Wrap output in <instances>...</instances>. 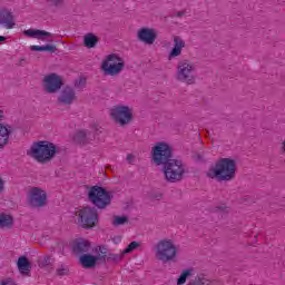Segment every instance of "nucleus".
<instances>
[{"label":"nucleus","mask_w":285,"mask_h":285,"mask_svg":"<svg viewBox=\"0 0 285 285\" xmlns=\"http://www.w3.org/2000/svg\"><path fill=\"white\" fill-rule=\"evenodd\" d=\"M237 173V164L230 158H220L207 170L209 179L217 181H233Z\"/></svg>","instance_id":"nucleus-1"},{"label":"nucleus","mask_w":285,"mask_h":285,"mask_svg":"<svg viewBox=\"0 0 285 285\" xmlns=\"http://www.w3.org/2000/svg\"><path fill=\"white\" fill-rule=\"evenodd\" d=\"M57 153L58 149L55 142L49 140H38L31 145L27 155L38 164H50V160L53 157H57Z\"/></svg>","instance_id":"nucleus-2"},{"label":"nucleus","mask_w":285,"mask_h":285,"mask_svg":"<svg viewBox=\"0 0 285 285\" xmlns=\"http://www.w3.org/2000/svg\"><path fill=\"white\" fill-rule=\"evenodd\" d=\"M154 253L158 262L168 264V262H175L179 255V248L173 238H163L154 247Z\"/></svg>","instance_id":"nucleus-3"},{"label":"nucleus","mask_w":285,"mask_h":285,"mask_svg":"<svg viewBox=\"0 0 285 285\" xmlns=\"http://www.w3.org/2000/svg\"><path fill=\"white\" fill-rule=\"evenodd\" d=\"M197 65L188 59L181 60L176 67V81L186 86H195L197 83Z\"/></svg>","instance_id":"nucleus-4"},{"label":"nucleus","mask_w":285,"mask_h":285,"mask_svg":"<svg viewBox=\"0 0 285 285\" xmlns=\"http://www.w3.org/2000/svg\"><path fill=\"white\" fill-rule=\"evenodd\" d=\"M109 117L117 126H129L135 119V109L131 106L119 104L109 110Z\"/></svg>","instance_id":"nucleus-5"},{"label":"nucleus","mask_w":285,"mask_h":285,"mask_svg":"<svg viewBox=\"0 0 285 285\" xmlns=\"http://www.w3.org/2000/svg\"><path fill=\"white\" fill-rule=\"evenodd\" d=\"M100 68L107 77H117L126 68V61L118 53H110L105 57Z\"/></svg>","instance_id":"nucleus-6"},{"label":"nucleus","mask_w":285,"mask_h":285,"mask_svg":"<svg viewBox=\"0 0 285 285\" xmlns=\"http://www.w3.org/2000/svg\"><path fill=\"white\" fill-rule=\"evenodd\" d=\"M186 173L184 163L177 159L168 160L164 164V176L167 181L175 184V181H181Z\"/></svg>","instance_id":"nucleus-7"},{"label":"nucleus","mask_w":285,"mask_h":285,"mask_svg":"<svg viewBox=\"0 0 285 285\" xmlns=\"http://www.w3.org/2000/svg\"><path fill=\"white\" fill-rule=\"evenodd\" d=\"M170 157H173V146L170 144L159 141L151 147V161L156 166H163V164L170 161Z\"/></svg>","instance_id":"nucleus-8"},{"label":"nucleus","mask_w":285,"mask_h":285,"mask_svg":"<svg viewBox=\"0 0 285 285\" xmlns=\"http://www.w3.org/2000/svg\"><path fill=\"white\" fill-rule=\"evenodd\" d=\"M88 199L96 208H106L112 202V194L104 187L94 186L88 191Z\"/></svg>","instance_id":"nucleus-9"},{"label":"nucleus","mask_w":285,"mask_h":285,"mask_svg":"<svg viewBox=\"0 0 285 285\" xmlns=\"http://www.w3.org/2000/svg\"><path fill=\"white\" fill-rule=\"evenodd\" d=\"M76 219L82 228H95L99 223V215L94 207H82L76 212Z\"/></svg>","instance_id":"nucleus-10"},{"label":"nucleus","mask_w":285,"mask_h":285,"mask_svg":"<svg viewBox=\"0 0 285 285\" xmlns=\"http://www.w3.org/2000/svg\"><path fill=\"white\" fill-rule=\"evenodd\" d=\"M27 204L31 208H43L48 204V193L41 187H31L27 191Z\"/></svg>","instance_id":"nucleus-11"},{"label":"nucleus","mask_w":285,"mask_h":285,"mask_svg":"<svg viewBox=\"0 0 285 285\" xmlns=\"http://www.w3.org/2000/svg\"><path fill=\"white\" fill-rule=\"evenodd\" d=\"M106 248L101 246L95 247L91 254H83L79 257L82 268H95L98 262L106 257Z\"/></svg>","instance_id":"nucleus-12"},{"label":"nucleus","mask_w":285,"mask_h":285,"mask_svg":"<svg viewBox=\"0 0 285 285\" xmlns=\"http://www.w3.org/2000/svg\"><path fill=\"white\" fill-rule=\"evenodd\" d=\"M42 86L46 92L55 95V92H59L61 90V86H63V78L57 73H49L45 76Z\"/></svg>","instance_id":"nucleus-13"},{"label":"nucleus","mask_w":285,"mask_h":285,"mask_svg":"<svg viewBox=\"0 0 285 285\" xmlns=\"http://www.w3.org/2000/svg\"><path fill=\"white\" fill-rule=\"evenodd\" d=\"M157 31L154 28L142 27L137 31V39L145 46H153L157 41Z\"/></svg>","instance_id":"nucleus-14"},{"label":"nucleus","mask_w":285,"mask_h":285,"mask_svg":"<svg viewBox=\"0 0 285 285\" xmlns=\"http://www.w3.org/2000/svg\"><path fill=\"white\" fill-rule=\"evenodd\" d=\"M0 24H2V28H6V30H12L17 27V20L14 19L12 10L2 9L0 11Z\"/></svg>","instance_id":"nucleus-15"},{"label":"nucleus","mask_w":285,"mask_h":285,"mask_svg":"<svg viewBox=\"0 0 285 285\" xmlns=\"http://www.w3.org/2000/svg\"><path fill=\"white\" fill-rule=\"evenodd\" d=\"M184 48H186V40L179 36H175L173 38V48L168 53V59H177V57H181V52H184Z\"/></svg>","instance_id":"nucleus-16"},{"label":"nucleus","mask_w":285,"mask_h":285,"mask_svg":"<svg viewBox=\"0 0 285 285\" xmlns=\"http://www.w3.org/2000/svg\"><path fill=\"white\" fill-rule=\"evenodd\" d=\"M58 101L62 106H70L71 104H75L77 101V94L75 92V89L72 87H66L61 90Z\"/></svg>","instance_id":"nucleus-17"},{"label":"nucleus","mask_w":285,"mask_h":285,"mask_svg":"<svg viewBox=\"0 0 285 285\" xmlns=\"http://www.w3.org/2000/svg\"><path fill=\"white\" fill-rule=\"evenodd\" d=\"M22 35L29 39H38L39 41H46L48 37H52V33L39 29H27L22 31Z\"/></svg>","instance_id":"nucleus-18"},{"label":"nucleus","mask_w":285,"mask_h":285,"mask_svg":"<svg viewBox=\"0 0 285 285\" xmlns=\"http://www.w3.org/2000/svg\"><path fill=\"white\" fill-rule=\"evenodd\" d=\"M72 250L73 253H78V255L81 253H88V250H90V242L83 238H79L73 242Z\"/></svg>","instance_id":"nucleus-19"},{"label":"nucleus","mask_w":285,"mask_h":285,"mask_svg":"<svg viewBox=\"0 0 285 285\" xmlns=\"http://www.w3.org/2000/svg\"><path fill=\"white\" fill-rule=\"evenodd\" d=\"M8 141H10V128L6 124L0 122V150L8 146Z\"/></svg>","instance_id":"nucleus-20"},{"label":"nucleus","mask_w":285,"mask_h":285,"mask_svg":"<svg viewBox=\"0 0 285 285\" xmlns=\"http://www.w3.org/2000/svg\"><path fill=\"white\" fill-rule=\"evenodd\" d=\"M18 271L21 275H29L32 266L30 265V261L26 256H21L17 262Z\"/></svg>","instance_id":"nucleus-21"},{"label":"nucleus","mask_w":285,"mask_h":285,"mask_svg":"<svg viewBox=\"0 0 285 285\" xmlns=\"http://www.w3.org/2000/svg\"><path fill=\"white\" fill-rule=\"evenodd\" d=\"M92 134L88 131H78L73 137V141H76V144H81L82 146L92 144Z\"/></svg>","instance_id":"nucleus-22"},{"label":"nucleus","mask_w":285,"mask_h":285,"mask_svg":"<svg viewBox=\"0 0 285 285\" xmlns=\"http://www.w3.org/2000/svg\"><path fill=\"white\" fill-rule=\"evenodd\" d=\"M14 226V217L10 214L0 213V228L10 229Z\"/></svg>","instance_id":"nucleus-23"},{"label":"nucleus","mask_w":285,"mask_h":285,"mask_svg":"<svg viewBox=\"0 0 285 285\" xmlns=\"http://www.w3.org/2000/svg\"><path fill=\"white\" fill-rule=\"evenodd\" d=\"M83 43L86 48H95V46L99 43V37L95 36L94 33H87L83 37Z\"/></svg>","instance_id":"nucleus-24"},{"label":"nucleus","mask_w":285,"mask_h":285,"mask_svg":"<svg viewBox=\"0 0 285 285\" xmlns=\"http://www.w3.org/2000/svg\"><path fill=\"white\" fill-rule=\"evenodd\" d=\"M193 275V269H185L180 273L176 284L177 285H184L186 284V279Z\"/></svg>","instance_id":"nucleus-25"},{"label":"nucleus","mask_w":285,"mask_h":285,"mask_svg":"<svg viewBox=\"0 0 285 285\" xmlns=\"http://www.w3.org/2000/svg\"><path fill=\"white\" fill-rule=\"evenodd\" d=\"M139 246H141V243L134 240L131 242L126 249L122 250V253L125 255H129V253H134V250H137V248H139Z\"/></svg>","instance_id":"nucleus-26"},{"label":"nucleus","mask_w":285,"mask_h":285,"mask_svg":"<svg viewBox=\"0 0 285 285\" xmlns=\"http://www.w3.org/2000/svg\"><path fill=\"white\" fill-rule=\"evenodd\" d=\"M124 224H128V217L126 216H115L112 219L114 226H124Z\"/></svg>","instance_id":"nucleus-27"},{"label":"nucleus","mask_w":285,"mask_h":285,"mask_svg":"<svg viewBox=\"0 0 285 285\" xmlns=\"http://www.w3.org/2000/svg\"><path fill=\"white\" fill-rule=\"evenodd\" d=\"M125 255L126 254L124 253V250L118 254H110L109 259H111V262H121V259H124Z\"/></svg>","instance_id":"nucleus-28"},{"label":"nucleus","mask_w":285,"mask_h":285,"mask_svg":"<svg viewBox=\"0 0 285 285\" xmlns=\"http://www.w3.org/2000/svg\"><path fill=\"white\" fill-rule=\"evenodd\" d=\"M42 52H57V46L55 45L42 46Z\"/></svg>","instance_id":"nucleus-29"},{"label":"nucleus","mask_w":285,"mask_h":285,"mask_svg":"<svg viewBox=\"0 0 285 285\" xmlns=\"http://www.w3.org/2000/svg\"><path fill=\"white\" fill-rule=\"evenodd\" d=\"M0 285H17V283L11 277H8V278H3L0 282Z\"/></svg>","instance_id":"nucleus-30"},{"label":"nucleus","mask_w":285,"mask_h":285,"mask_svg":"<svg viewBox=\"0 0 285 285\" xmlns=\"http://www.w3.org/2000/svg\"><path fill=\"white\" fill-rule=\"evenodd\" d=\"M30 50H32V52H43V46H31Z\"/></svg>","instance_id":"nucleus-31"},{"label":"nucleus","mask_w":285,"mask_h":285,"mask_svg":"<svg viewBox=\"0 0 285 285\" xmlns=\"http://www.w3.org/2000/svg\"><path fill=\"white\" fill-rule=\"evenodd\" d=\"M51 6H63L66 0H47Z\"/></svg>","instance_id":"nucleus-32"},{"label":"nucleus","mask_w":285,"mask_h":285,"mask_svg":"<svg viewBox=\"0 0 285 285\" xmlns=\"http://www.w3.org/2000/svg\"><path fill=\"white\" fill-rule=\"evenodd\" d=\"M83 86H86V80H83V79H80V80L76 81V83H75L76 88H83Z\"/></svg>","instance_id":"nucleus-33"},{"label":"nucleus","mask_w":285,"mask_h":285,"mask_svg":"<svg viewBox=\"0 0 285 285\" xmlns=\"http://www.w3.org/2000/svg\"><path fill=\"white\" fill-rule=\"evenodd\" d=\"M6 190V180L0 177V194Z\"/></svg>","instance_id":"nucleus-34"},{"label":"nucleus","mask_w":285,"mask_h":285,"mask_svg":"<svg viewBox=\"0 0 285 285\" xmlns=\"http://www.w3.org/2000/svg\"><path fill=\"white\" fill-rule=\"evenodd\" d=\"M68 273L67 268L58 269V275H66Z\"/></svg>","instance_id":"nucleus-35"},{"label":"nucleus","mask_w":285,"mask_h":285,"mask_svg":"<svg viewBox=\"0 0 285 285\" xmlns=\"http://www.w3.org/2000/svg\"><path fill=\"white\" fill-rule=\"evenodd\" d=\"M127 160L129 161V164H132V161L135 160V156L128 155Z\"/></svg>","instance_id":"nucleus-36"},{"label":"nucleus","mask_w":285,"mask_h":285,"mask_svg":"<svg viewBox=\"0 0 285 285\" xmlns=\"http://www.w3.org/2000/svg\"><path fill=\"white\" fill-rule=\"evenodd\" d=\"M3 41H6V37L0 36V45L3 43Z\"/></svg>","instance_id":"nucleus-37"}]
</instances>
